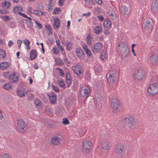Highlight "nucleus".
<instances>
[{
	"label": "nucleus",
	"instance_id": "nucleus-53",
	"mask_svg": "<svg viewBox=\"0 0 158 158\" xmlns=\"http://www.w3.org/2000/svg\"><path fill=\"white\" fill-rule=\"evenodd\" d=\"M22 43V41L20 40H17V44L19 45H18V47L19 48H20L21 44Z\"/></svg>",
	"mask_w": 158,
	"mask_h": 158
},
{
	"label": "nucleus",
	"instance_id": "nucleus-8",
	"mask_svg": "<svg viewBox=\"0 0 158 158\" xmlns=\"http://www.w3.org/2000/svg\"><path fill=\"white\" fill-rule=\"evenodd\" d=\"M102 48V43L99 42L97 43L95 45L91 47L92 51L95 54L101 50Z\"/></svg>",
	"mask_w": 158,
	"mask_h": 158
},
{
	"label": "nucleus",
	"instance_id": "nucleus-61",
	"mask_svg": "<svg viewBox=\"0 0 158 158\" xmlns=\"http://www.w3.org/2000/svg\"><path fill=\"white\" fill-rule=\"evenodd\" d=\"M39 68L38 66L37 65V64L36 63H35L34 64V68L35 69H37Z\"/></svg>",
	"mask_w": 158,
	"mask_h": 158
},
{
	"label": "nucleus",
	"instance_id": "nucleus-14",
	"mask_svg": "<svg viewBox=\"0 0 158 158\" xmlns=\"http://www.w3.org/2000/svg\"><path fill=\"white\" fill-rule=\"evenodd\" d=\"M152 10L153 12H158V0H156L152 5Z\"/></svg>",
	"mask_w": 158,
	"mask_h": 158
},
{
	"label": "nucleus",
	"instance_id": "nucleus-62",
	"mask_svg": "<svg viewBox=\"0 0 158 158\" xmlns=\"http://www.w3.org/2000/svg\"><path fill=\"white\" fill-rule=\"evenodd\" d=\"M92 39V36L90 35V34H89L88 35L87 38H86V40H91V39Z\"/></svg>",
	"mask_w": 158,
	"mask_h": 158
},
{
	"label": "nucleus",
	"instance_id": "nucleus-37",
	"mask_svg": "<svg viewBox=\"0 0 158 158\" xmlns=\"http://www.w3.org/2000/svg\"><path fill=\"white\" fill-rule=\"evenodd\" d=\"M90 148H88L82 147V150L83 152L86 153L89 152Z\"/></svg>",
	"mask_w": 158,
	"mask_h": 158
},
{
	"label": "nucleus",
	"instance_id": "nucleus-6",
	"mask_svg": "<svg viewBox=\"0 0 158 158\" xmlns=\"http://www.w3.org/2000/svg\"><path fill=\"white\" fill-rule=\"evenodd\" d=\"M150 63L153 66H156L158 64V56L155 55H152L149 58Z\"/></svg>",
	"mask_w": 158,
	"mask_h": 158
},
{
	"label": "nucleus",
	"instance_id": "nucleus-7",
	"mask_svg": "<svg viewBox=\"0 0 158 158\" xmlns=\"http://www.w3.org/2000/svg\"><path fill=\"white\" fill-rule=\"evenodd\" d=\"M149 20H147L145 23L144 30L146 32H151L152 29V23Z\"/></svg>",
	"mask_w": 158,
	"mask_h": 158
},
{
	"label": "nucleus",
	"instance_id": "nucleus-64",
	"mask_svg": "<svg viewBox=\"0 0 158 158\" xmlns=\"http://www.w3.org/2000/svg\"><path fill=\"white\" fill-rule=\"evenodd\" d=\"M3 158H8V155L7 154H5L2 155Z\"/></svg>",
	"mask_w": 158,
	"mask_h": 158
},
{
	"label": "nucleus",
	"instance_id": "nucleus-48",
	"mask_svg": "<svg viewBox=\"0 0 158 158\" xmlns=\"http://www.w3.org/2000/svg\"><path fill=\"white\" fill-rule=\"evenodd\" d=\"M35 23L37 25L39 29H40L42 28V24H40V23H38L36 20L35 21Z\"/></svg>",
	"mask_w": 158,
	"mask_h": 158
},
{
	"label": "nucleus",
	"instance_id": "nucleus-17",
	"mask_svg": "<svg viewBox=\"0 0 158 158\" xmlns=\"http://www.w3.org/2000/svg\"><path fill=\"white\" fill-rule=\"evenodd\" d=\"M90 91V89L88 87L85 88L83 90V94L82 95V96L85 98V99H86L89 96Z\"/></svg>",
	"mask_w": 158,
	"mask_h": 158
},
{
	"label": "nucleus",
	"instance_id": "nucleus-31",
	"mask_svg": "<svg viewBox=\"0 0 158 158\" xmlns=\"http://www.w3.org/2000/svg\"><path fill=\"white\" fill-rule=\"evenodd\" d=\"M66 46V48L69 50H70L72 48V44L70 41H67L66 42V44H64Z\"/></svg>",
	"mask_w": 158,
	"mask_h": 158
},
{
	"label": "nucleus",
	"instance_id": "nucleus-23",
	"mask_svg": "<svg viewBox=\"0 0 158 158\" xmlns=\"http://www.w3.org/2000/svg\"><path fill=\"white\" fill-rule=\"evenodd\" d=\"M3 87L5 89L9 90H12L13 88V85L10 83L5 84L3 85Z\"/></svg>",
	"mask_w": 158,
	"mask_h": 158
},
{
	"label": "nucleus",
	"instance_id": "nucleus-39",
	"mask_svg": "<svg viewBox=\"0 0 158 158\" xmlns=\"http://www.w3.org/2000/svg\"><path fill=\"white\" fill-rule=\"evenodd\" d=\"M73 70V72L77 75H80L83 72V70Z\"/></svg>",
	"mask_w": 158,
	"mask_h": 158
},
{
	"label": "nucleus",
	"instance_id": "nucleus-34",
	"mask_svg": "<svg viewBox=\"0 0 158 158\" xmlns=\"http://www.w3.org/2000/svg\"><path fill=\"white\" fill-rule=\"evenodd\" d=\"M0 55L2 56V58H5L6 56L5 51L3 49H0Z\"/></svg>",
	"mask_w": 158,
	"mask_h": 158
},
{
	"label": "nucleus",
	"instance_id": "nucleus-27",
	"mask_svg": "<svg viewBox=\"0 0 158 158\" xmlns=\"http://www.w3.org/2000/svg\"><path fill=\"white\" fill-rule=\"evenodd\" d=\"M83 48L85 50L86 54L88 56H90L91 55V53L90 50H89L88 48L86 45L83 44Z\"/></svg>",
	"mask_w": 158,
	"mask_h": 158
},
{
	"label": "nucleus",
	"instance_id": "nucleus-11",
	"mask_svg": "<svg viewBox=\"0 0 158 158\" xmlns=\"http://www.w3.org/2000/svg\"><path fill=\"white\" fill-rule=\"evenodd\" d=\"M118 101L114 100L113 101H111L110 102V106L112 108V111L114 112H115L118 108L119 105L118 104Z\"/></svg>",
	"mask_w": 158,
	"mask_h": 158
},
{
	"label": "nucleus",
	"instance_id": "nucleus-20",
	"mask_svg": "<svg viewBox=\"0 0 158 158\" xmlns=\"http://www.w3.org/2000/svg\"><path fill=\"white\" fill-rule=\"evenodd\" d=\"M66 82L68 84L67 86V87L68 88L72 83V79L70 74L69 73H66Z\"/></svg>",
	"mask_w": 158,
	"mask_h": 158
},
{
	"label": "nucleus",
	"instance_id": "nucleus-12",
	"mask_svg": "<svg viewBox=\"0 0 158 158\" xmlns=\"http://www.w3.org/2000/svg\"><path fill=\"white\" fill-rule=\"evenodd\" d=\"M102 148L105 150H107L110 148V143L108 139H105L101 142Z\"/></svg>",
	"mask_w": 158,
	"mask_h": 158
},
{
	"label": "nucleus",
	"instance_id": "nucleus-47",
	"mask_svg": "<svg viewBox=\"0 0 158 158\" xmlns=\"http://www.w3.org/2000/svg\"><path fill=\"white\" fill-rule=\"evenodd\" d=\"M52 50L53 51V53L55 54H57L59 52L58 49L56 48H53Z\"/></svg>",
	"mask_w": 158,
	"mask_h": 158
},
{
	"label": "nucleus",
	"instance_id": "nucleus-3",
	"mask_svg": "<svg viewBox=\"0 0 158 158\" xmlns=\"http://www.w3.org/2000/svg\"><path fill=\"white\" fill-rule=\"evenodd\" d=\"M134 120L135 118L133 117L129 116L125 118L123 120V122L126 126L131 129L132 127L135 124Z\"/></svg>",
	"mask_w": 158,
	"mask_h": 158
},
{
	"label": "nucleus",
	"instance_id": "nucleus-44",
	"mask_svg": "<svg viewBox=\"0 0 158 158\" xmlns=\"http://www.w3.org/2000/svg\"><path fill=\"white\" fill-rule=\"evenodd\" d=\"M52 87L53 89L56 92H58L59 91V88L56 86H55L54 85H52Z\"/></svg>",
	"mask_w": 158,
	"mask_h": 158
},
{
	"label": "nucleus",
	"instance_id": "nucleus-2",
	"mask_svg": "<svg viewBox=\"0 0 158 158\" xmlns=\"http://www.w3.org/2000/svg\"><path fill=\"white\" fill-rule=\"evenodd\" d=\"M133 76L135 79L140 80L145 77V72L143 70H135Z\"/></svg>",
	"mask_w": 158,
	"mask_h": 158
},
{
	"label": "nucleus",
	"instance_id": "nucleus-56",
	"mask_svg": "<svg viewBox=\"0 0 158 158\" xmlns=\"http://www.w3.org/2000/svg\"><path fill=\"white\" fill-rule=\"evenodd\" d=\"M34 95L33 94H29L28 95V99H29L31 100L32 98H33Z\"/></svg>",
	"mask_w": 158,
	"mask_h": 158
},
{
	"label": "nucleus",
	"instance_id": "nucleus-57",
	"mask_svg": "<svg viewBox=\"0 0 158 158\" xmlns=\"http://www.w3.org/2000/svg\"><path fill=\"white\" fill-rule=\"evenodd\" d=\"M98 17L99 19V20L100 21H102L103 20L104 18L102 15H100V16H98Z\"/></svg>",
	"mask_w": 158,
	"mask_h": 158
},
{
	"label": "nucleus",
	"instance_id": "nucleus-50",
	"mask_svg": "<svg viewBox=\"0 0 158 158\" xmlns=\"http://www.w3.org/2000/svg\"><path fill=\"white\" fill-rule=\"evenodd\" d=\"M0 12L1 13L3 14H7V12L6 10L5 9H3L0 10Z\"/></svg>",
	"mask_w": 158,
	"mask_h": 158
},
{
	"label": "nucleus",
	"instance_id": "nucleus-40",
	"mask_svg": "<svg viewBox=\"0 0 158 158\" xmlns=\"http://www.w3.org/2000/svg\"><path fill=\"white\" fill-rule=\"evenodd\" d=\"M62 123L64 125H68L69 123V122L68 119L66 118H64L62 122Z\"/></svg>",
	"mask_w": 158,
	"mask_h": 158
},
{
	"label": "nucleus",
	"instance_id": "nucleus-58",
	"mask_svg": "<svg viewBox=\"0 0 158 158\" xmlns=\"http://www.w3.org/2000/svg\"><path fill=\"white\" fill-rule=\"evenodd\" d=\"M13 44H14V42L10 40L8 42V45L9 47H10Z\"/></svg>",
	"mask_w": 158,
	"mask_h": 158
},
{
	"label": "nucleus",
	"instance_id": "nucleus-1",
	"mask_svg": "<svg viewBox=\"0 0 158 158\" xmlns=\"http://www.w3.org/2000/svg\"><path fill=\"white\" fill-rule=\"evenodd\" d=\"M118 46L120 47L119 50L121 56H124L125 59H127L129 52L127 45L122 43L119 44Z\"/></svg>",
	"mask_w": 158,
	"mask_h": 158
},
{
	"label": "nucleus",
	"instance_id": "nucleus-24",
	"mask_svg": "<svg viewBox=\"0 0 158 158\" xmlns=\"http://www.w3.org/2000/svg\"><path fill=\"white\" fill-rule=\"evenodd\" d=\"M83 145L82 147L91 148L92 145L91 141H85L82 142Z\"/></svg>",
	"mask_w": 158,
	"mask_h": 158
},
{
	"label": "nucleus",
	"instance_id": "nucleus-22",
	"mask_svg": "<svg viewBox=\"0 0 158 158\" xmlns=\"http://www.w3.org/2000/svg\"><path fill=\"white\" fill-rule=\"evenodd\" d=\"M60 20L58 18H56L54 20V23L53 24V27L54 29L58 28L59 27L60 23Z\"/></svg>",
	"mask_w": 158,
	"mask_h": 158
},
{
	"label": "nucleus",
	"instance_id": "nucleus-5",
	"mask_svg": "<svg viewBox=\"0 0 158 158\" xmlns=\"http://www.w3.org/2000/svg\"><path fill=\"white\" fill-rule=\"evenodd\" d=\"M148 93L152 95H154L158 92V85L154 83L150 85L148 89Z\"/></svg>",
	"mask_w": 158,
	"mask_h": 158
},
{
	"label": "nucleus",
	"instance_id": "nucleus-9",
	"mask_svg": "<svg viewBox=\"0 0 158 158\" xmlns=\"http://www.w3.org/2000/svg\"><path fill=\"white\" fill-rule=\"evenodd\" d=\"M123 146L121 143H117L115 147V152L119 155H121L123 152Z\"/></svg>",
	"mask_w": 158,
	"mask_h": 158
},
{
	"label": "nucleus",
	"instance_id": "nucleus-4",
	"mask_svg": "<svg viewBox=\"0 0 158 158\" xmlns=\"http://www.w3.org/2000/svg\"><path fill=\"white\" fill-rule=\"evenodd\" d=\"M17 122L18 130L21 132H24L25 127L26 126V124L25 122L23 119L20 118L17 119Z\"/></svg>",
	"mask_w": 158,
	"mask_h": 158
},
{
	"label": "nucleus",
	"instance_id": "nucleus-36",
	"mask_svg": "<svg viewBox=\"0 0 158 158\" xmlns=\"http://www.w3.org/2000/svg\"><path fill=\"white\" fill-rule=\"evenodd\" d=\"M11 75L9 72L3 73V75L6 78H9V79L10 78Z\"/></svg>",
	"mask_w": 158,
	"mask_h": 158
},
{
	"label": "nucleus",
	"instance_id": "nucleus-29",
	"mask_svg": "<svg viewBox=\"0 0 158 158\" xmlns=\"http://www.w3.org/2000/svg\"><path fill=\"white\" fill-rule=\"evenodd\" d=\"M103 24L105 27L108 28H110L111 27V22L110 20L107 19H105L104 22Z\"/></svg>",
	"mask_w": 158,
	"mask_h": 158
},
{
	"label": "nucleus",
	"instance_id": "nucleus-60",
	"mask_svg": "<svg viewBox=\"0 0 158 158\" xmlns=\"http://www.w3.org/2000/svg\"><path fill=\"white\" fill-rule=\"evenodd\" d=\"M19 14L20 15L23 17H25V18H26L27 17V16L26 15H25V14L24 13H21V12H19Z\"/></svg>",
	"mask_w": 158,
	"mask_h": 158
},
{
	"label": "nucleus",
	"instance_id": "nucleus-10",
	"mask_svg": "<svg viewBox=\"0 0 158 158\" xmlns=\"http://www.w3.org/2000/svg\"><path fill=\"white\" fill-rule=\"evenodd\" d=\"M51 103L53 104L56 102V95L53 92H51L48 94Z\"/></svg>",
	"mask_w": 158,
	"mask_h": 158
},
{
	"label": "nucleus",
	"instance_id": "nucleus-16",
	"mask_svg": "<svg viewBox=\"0 0 158 158\" xmlns=\"http://www.w3.org/2000/svg\"><path fill=\"white\" fill-rule=\"evenodd\" d=\"M116 77L114 73H110L109 77L107 78V81L109 83H113L114 82V78Z\"/></svg>",
	"mask_w": 158,
	"mask_h": 158
},
{
	"label": "nucleus",
	"instance_id": "nucleus-28",
	"mask_svg": "<svg viewBox=\"0 0 158 158\" xmlns=\"http://www.w3.org/2000/svg\"><path fill=\"white\" fill-rule=\"evenodd\" d=\"M25 90V88H20L17 91L18 96L20 97L24 96V94L23 93V91Z\"/></svg>",
	"mask_w": 158,
	"mask_h": 158
},
{
	"label": "nucleus",
	"instance_id": "nucleus-13",
	"mask_svg": "<svg viewBox=\"0 0 158 158\" xmlns=\"http://www.w3.org/2000/svg\"><path fill=\"white\" fill-rule=\"evenodd\" d=\"M16 74H18V73L14 72L11 75L10 80L11 83H15L19 81V77L18 76H15Z\"/></svg>",
	"mask_w": 158,
	"mask_h": 158
},
{
	"label": "nucleus",
	"instance_id": "nucleus-35",
	"mask_svg": "<svg viewBox=\"0 0 158 158\" xmlns=\"http://www.w3.org/2000/svg\"><path fill=\"white\" fill-rule=\"evenodd\" d=\"M56 44L59 48L60 50L61 51H64V49L63 48L62 45L60 44L59 40H56Z\"/></svg>",
	"mask_w": 158,
	"mask_h": 158
},
{
	"label": "nucleus",
	"instance_id": "nucleus-45",
	"mask_svg": "<svg viewBox=\"0 0 158 158\" xmlns=\"http://www.w3.org/2000/svg\"><path fill=\"white\" fill-rule=\"evenodd\" d=\"M18 85L21 87L24 88V87L25 86V85L23 82L21 81L18 83Z\"/></svg>",
	"mask_w": 158,
	"mask_h": 158
},
{
	"label": "nucleus",
	"instance_id": "nucleus-51",
	"mask_svg": "<svg viewBox=\"0 0 158 158\" xmlns=\"http://www.w3.org/2000/svg\"><path fill=\"white\" fill-rule=\"evenodd\" d=\"M41 103V102L40 100L38 99H37L35 100V104L36 106H39L40 105V104Z\"/></svg>",
	"mask_w": 158,
	"mask_h": 158
},
{
	"label": "nucleus",
	"instance_id": "nucleus-38",
	"mask_svg": "<svg viewBox=\"0 0 158 158\" xmlns=\"http://www.w3.org/2000/svg\"><path fill=\"white\" fill-rule=\"evenodd\" d=\"M45 27L49 31V32L48 33V35H51L52 34V32L51 30L52 29L50 26L49 25H45Z\"/></svg>",
	"mask_w": 158,
	"mask_h": 158
},
{
	"label": "nucleus",
	"instance_id": "nucleus-63",
	"mask_svg": "<svg viewBox=\"0 0 158 158\" xmlns=\"http://www.w3.org/2000/svg\"><path fill=\"white\" fill-rule=\"evenodd\" d=\"M86 41H87L88 44L89 45H91L92 42L91 40H86Z\"/></svg>",
	"mask_w": 158,
	"mask_h": 158
},
{
	"label": "nucleus",
	"instance_id": "nucleus-54",
	"mask_svg": "<svg viewBox=\"0 0 158 158\" xmlns=\"http://www.w3.org/2000/svg\"><path fill=\"white\" fill-rule=\"evenodd\" d=\"M59 74L61 76H63L64 75V73L63 72L62 70H59Z\"/></svg>",
	"mask_w": 158,
	"mask_h": 158
},
{
	"label": "nucleus",
	"instance_id": "nucleus-19",
	"mask_svg": "<svg viewBox=\"0 0 158 158\" xmlns=\"http://www.w3.org/2000/svg\"><path fill=\"white\" fill-rule=\"evenodd\" d=\"M30 59L32 60L35 59L37 56V53L35 50H32L30 53Z\"/></svg>",
	"mask_w": 158,
	"mask_h": 158
},
{
	"label": "nucleus",
	"instance_id": "nucleus-25",
	"mask_svg": "<svg viewBox=\"0 0 158 158\" xmlns=\"http://www.w3.org/2000/svg\"><path fill=\"white\" fill-rule=\"evenodd\" d=\"M10 65L9 62H5L2 63L0 64V69H5L8 68Z\"/></svg>",
	"mask_w": 158,
	"mask_h": 158
},
{
	"label": "nucleus",
	"instance_id": "nucleus-49",
	"mask_svg": "<svg viewBox=\"0 0 158 158\" xmlns=\"http://www.w3.org/2000/svg\"><path fill=\"white\" fill-rule=\"evenodd\" d=\"M27 25L29 28H31L33 26L32 22L31 21H29L27 23Z\"/></svg>",
	"mask_w": 158,
	"mask_h": 158
},
{
	"label": "nucleus",
	"instance_id": "nucleus-30",
	"mask_svg": "<svg viewBox=\"0 0 158 158\" xmlns=\"http://www.w3.org/2000/svg\"><path fill=\"white\" fill-rule=\"evenodd\" d=\"M102 28L101 26H97L94 30V32L97 34H99L101 32Z\"/></svg>",
	"mask_w": 158,
	"mask_h": 158
},
{
	"label": "nucleus",
	"instance_id": "nucleus-42",
	"mask_svg": "<svg viewBox=\"0 0 158 158\" xmlns=\"http://www.w3.org/2000/svg\"><path fill=\"white\" fill-rule=\"evenodd\" d=\"M58 85H59L61 87H63L65 86V84L63 80L61 81H58Z\"/></svg>",
	"mask_w": 158,
	"mask_h": 158
},
{
	"label": "nucleus",
	"instance_id": "nucleus-43",
	"mask_svg": "<svg viewBox=\"0 0 158 158\" xmlns=\"http://www.w3.org/2000/svg\"><path fill=\"white\" fill-rule=\"evenodd\" d=\"M24 44L26 46H29L30 43V41L27 39L24 40H23Z\"/></svg>",
	"mask_w": 158,
	"mask_h": 158
},
{
	"label": "nucleus",
	"instance_id": "nucleus-33",
	"mask_svg": "<svg viewBox=\"0 0 158 158\" xmlns=\"http://www.w3.org/2000/svg\"><path fill=\"white\" fill-rule=\"evenodd\" d=\"M2 7H5V6L7 7V8H9L10 5V3L7 1H5L4 2L2 3Z\"/></svg>",
	"mask_w": 158,
	"mask_h": 158
},
{
	"label": "nucleus",
	"instance_id": "nucleus-32",
	"mask_svg": "<svg viewBox=\"0 0 158 158\" xmlns=\"http://www.w3.org/2000/svg\"><path fill=\"white\" fill-rule=\"evenodd\" d=\"M34 14L38 15H42L43 14V12L39 10H34L33 12Z\"/></svg>",
	"mask_w": 158,
	"mask_h": 158
},
{
	"label": "nucleus",
	"instance_id": "nucleus-26",
	"mask_svg": "<svg viewBox=\"0 0 158 158\" xmlns=\"http://www.w3.org/2000/svg\"><path fill=\"white\" fill-rule=\"evenodd\" d=\"M13 11L15 14H19V12H21L23 11V8L20 6L14 7L13 9Z\"/></svg>",
	"mask_w": 158,
	"mask_h": 158
},
{
	"label": "nucleus",
	"instance_id": "nucleus-18",
	"mask_svg": "<svg viewBox=\"0 0 158 158\" xmlns=\"http://www.w3.org/2000/svg\"><path fill=\"white\" fill-rule=\"evenodd\" d=\"M59 138L57 136L54 137L51 140V143L52 144L54 145H58L59 144Z\"/></svg>",
	"mask_w": 158,
	"mask_h": 158
},
{
	"label": "nucleus",
	"instance_id": "nucleus-15",
	"mask_svg": "<svg viewBox=\"0 0 158 158\" xmlns=\"http://www.w3.org/2000/svg\"><path fill=\"white\" fill-rule=\"evenodd\" d=\"M121 14L123 15H128L130 12L128 8L125 5H123L121 9Z\"/></svg>",
	"mask_w": 158,
	"mask_h": 158
},
{
	"label": "nucleus",
	"instance_id": "nucleus-46",
	"mask_svg": "<svg viewBox=\"0 0 158 158\" xmlns=\"http://www.w3.org/2000/svg\"><path fill=\"white\" fill-rule=\"evenodd\" d=\"M61 10L60 8H56L53 10V13L55 14H57L58 12L61 11Z\"/></svg>",
	"mask_w": 158,
	"mask_h": 158
},
{
	"label": "nucleus",
	"instance_id": "nucleus-52",
	"mask_svg": "<svg viewBox=\"0 0 158 158\" xmlns=\"http://www.w3.org/2000/svg\"><path fill=\"white\" fill-rule=\"evenodd\" d=\"M65 0H60L59 2V3L60 5L61 6H62L64 5Z\"/></svg>",
	"mask_w": 158,
	"mask_h": 158
},
{
	"label": "nucleus",
	"instance_id": "nucleus-59",
	"mask_svg": "<svg viewBox=\"0 0 158 158\" xmlns=\"http://www.w3.org/2000/svg\"><path fill=\"white\" fill-rule=\"evenodd\" d=\"M109 14L110 15V16H112L114 19H115L116 18V16L115 15H114V14L112 12H109Z\"/></svg>",
	"mask_w": 158,
	"mask_h": 158
},
{
	"label": "nucleus",
	"instance_id": "nucleus-21",
	"mask_svg": "<svg viewBox=\"0 0 158 158\" xmlns=\"http://www.w3.org/2000/svg\"><path fill=\"white\" fill-rule=\"evenodd\" d=\"M77 55L79 57H82L84 55V52L81 48H77L76 49Z\"/></svg>",
	"mask_w": 158,
	"mask_h": 158
},
{
	"label": "nucleus",
	"instance_id": "nucleus-41",
	"mask_svg": "<svg viewBox=\"0 0 158 158\" xmlns=\"http://www.w3.org/2000/svg\"><path fill=\"white\" fill-rule=\"evenodd\" d=\"M110 98L112 99L111 101H113L114 100H118L117 96L115 94L111 95Z\"/></svg>",
	"mask_w": 158,
	"mask_h": 158
},
{
	"label": "nucleus",
	"instance_id": "nucleus-55",
	"mask_svg": "<svg viewBox=\"0 0 158 158\" xmlns=\"http://www.w3.org/2000/svg\"><path fill=\"white\" fill-rule=\"evenodd\" d=\"M52 0H49L48 4L50 7H52L53 6L54 4H52Z\"/></svg>",
	"mask_w": 158,
	"mask_h": 158
}]
</instances>
